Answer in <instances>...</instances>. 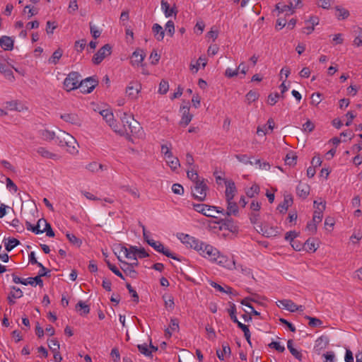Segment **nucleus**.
Wrapping results in <instances>:
<instances>
[{
	"label": "nucleus",
	"instance_id": "1",
	"mask_svg": "<svg viewBox=\"0 0 362 362\" xmlns=\"http://www.w3.org/2000/svg\"><path fill=\"white\" fill-rule=\"evenodd\" d=\"M120 119L122 124L118 123L119 128L124 127L125 133L119 134L120 136H126L130 139L132 136H140L142 134V127L140 124L134 119L133 115H129L127 112H122Z\"/></svg>",
	"mask_w": 362,
	"mask_h": 362
},
{
	"label": "nucleus",
	"instance_id": "2",
	"mask_svg": "<svg viewBox=\"0 0 362 362\" xmlns=\"http://www.w3.org/2000/svg\"><path fill=\"white\" fill-rule=\"evenodd\" d=\"M55 143L59 146L66 147V151L71 154H75L78 152L76 146L78 143L76 139L70 134L59 130L55 139Z\"/></svg>",
	"mask_w": 362,
	"mask_h": 362
},
{
	"label": "nucleus",
	"instance_id": "3",
	"mask_svg": "<svg viewBox=\"0 0 362 362\" xmlns=\"http://www.w3.org/2000/svg\"><path fill=\"white\" fill-rule=\"evenodd\" d=\"M100 114L103 117V119L106 122V123L115 133L124 134L126 132L124 127L119 128L118 123L115 119L114 115L110 110H103L100 112Z\"/></svg>",
	"mask_w": 362,
	"mask_h": 362
},
{
	"label": "nucleus",
	"instance_id": "4",
	"mask_svg": "<svg viewBox=\"0 0 362 362\" xmlns=\"http://www.w3.org/2000/svg\"><path fill=\"white\" fill-rule=\"evenodd\" d=\"M207 190L208 187L204 179L197 181V182L194 183L192 187V196L199 202H202L205 199Z\"/></svg>",
	"mask_w": 362,
	"mask_h": 362
},
{
	"label": "nucleus",
	"instance_id": "5",
	"mask_svg": "<svg viewBox=\"0 0 362 362\" xmlns=\"http://www.w3.org/2000/svg\"><path fill=\"white\" fill-rule=\"evenodd\" d=\"M81 76L78 72L72 71L68 74L64 81V86L67 91L78 88Z\"/></svg>",
	"mask_w": 362,
	"mask_h": 362
},
{
	"label": "nucleus",
	"instance_id": "6",
	"mask_svg": "<svg viewBox=\"0 0 362 362\" xmlns=\"http://www.w3.org/2000/svg\"><path fill=\"white\" fill-rule=\"evenodd\" d=\"M147 243L151 245L155 250L162 253L168 257H170L173 259L180 260V259L174 255L169 249L165 248L164 245L159 241H156L153 239L146 240Z\"/></svg>",
	"mask_w": 362,
	"mask_h": 362
},
{
	"label": "nucleus",
	"instance_id": "7",
	"mask_svg": "<svg viewBox=\"0 0 362 362\" xmlns=\"http://www.w3.org/2000/svg\"><path fill=\"white\" fill-rule=\"evenodd\" d=\"M98 84V81L94 77H88L80 81L78 88L81 89L82 93H90Z\"/></svg>",
	"mask_w": 362,
	"mask_h": 362
},
{
	"label": "nucleus",
	"instance_id": "8",
	"mask_svg": "<svg viewBox=\"0 0 362 362\" xmlns=\"http://www.w3.org/2000/svg\"><path fill=\"white\" fill-rule=\"evenodd\" d=\"M112 47L109 44L103 46L93 56L92 61L95 64H99L107 57L110 55Z\"/></svg>",
	"mask_w": 362,
	"mask_h": 362
},
{
	"label": "nucleus",
	"instance_id": "9",
	"mask_svg": "<svg viewBox=\"0 0 362 362\" xmlns=\"http://www.w3.org/2000/svg\"><path fill=\"white\" fill-rule=\"evenodd\" d=\"M193 209L203 215L207 217L216 218L214 215V211L216 209L215 206H210L204 204H193Z\"/></svg>",
	"mask_w": 362,
	"mask_h": 362
},
{
	"label": "nucleus",
	"instance_id": "10",
	"mask_svg": "<svg viewBox=\"0 0 362 362\" xmlns=\"http://www.w3.org/2000/svg\"><path fill=\"white\" fill-rule=\"evenodd\" d=\"M279 308L286 309L290 312L303 311L304 307L303 305H297L291 300L284 299L276 302Z\"/></svg>",
	"mask_w": 362,
	"mask_h": 362
},
{
	"label": "nucleus",
	"instance_id": "11",
	"mask_svg": "<svg viewBox=\"0 0 362 362\" xmlns=\"http://www.w3.org/2000/svg\"><path fill=\"white\" fill-rule=\"evenodd\" d=\"M60 118L63 119L64 122H68L72 125H74L77 127L81 126L83 120L81 117L76 113H64L61 115Z\"/></svg>",
	"mask_w": 362,
	"mask_h": 362
},
{
	"label": "nucleus",
	"instance_id": "12",
	"mask_svg": "<svg viewBox=\"0 0 362 362\" xmlns=\"http://www.w3.org/2000/svg\"><path fill=\"white\" fill-rule=\"evenodd\" d=\"M141 84L136 81H132L129 83L126 88V93L132 100H135L141 91Z\"/></svg>",
	"mask_w": 362,
	"mask_h": 362
},
{
	"label": "nucleus",
	"instance_id": "13",
	"mask_svg": "<svg viewBox=\"0 0 362 362\" xmlns=\"http://www.w3.org/2000/svg\"><path fill=\"white\" fill-rule=\"evenodd\" d=\"M214 262H216L218 265L230 270L237 268L235 262L233 259H230L227 257L220 255V253L217 255V259H215Z\"/></svg>",
	"mask_w": 362,
	"mask_h": 362
},
{
	"label": "nucleus",
	"instance_id": "14",
	"mask_svg": "<svg viewBox=\"0 0 362 362\" xmlns=\"http://www.w3.org/2000/svg\"><path fill=\"white\" fill-rule=\"evenodd\" d=\"M226 184V202H230V200H233L236 192H237V188L235 187V182L232 180H225Z\"/></svg>",
	"mask_w": 362,
	"mask_h": 362
},
{
	"label": "nucleus",
	"instance_id": "15",
	"mask_svg": "<svg viewBox=\"0 0 362 362\" xmlns=\"http://www.w3.org/2000/svg\"><path fill=\"white\" fill-rule=\"evenodd\" d=\"M134 251H136V246H130L129 248L124 246H119L118 247L119 255L122 254L126 258L133 260H136V258Z\"/></svg>",
	"mask_w": 362,
	"mask_h": 362
},
{
	"label": "nucleus",
	"instance_id": "16",
	"mask_svg": "<svg viewBox=\"0 0 362 362\" xmlns=\"http://www.w3.org/2000/svg\"><path fill=\"white\" fill-rule=\"evenodd\" d=\"M204 250V258L209 259L211 262L217 259V255H218L219 252L216 248L209 244L205 246Z\"/></svg>",
	"mask_w": 362,
	"mask_h": 362
},
{
	"label": "nucleus",
	"instance_id": "17",
	"mask_svg": "<svg viewBox=\"0 0 362 362\" xmlns=\"http://www.w3.org/2000/svg\"><path fill=\"white\" fill-rule=\"evenodd\" d=\"M310 189V187L309 185L300 182L296 187L297 195L303 199H306L309 195Z\"/></svg>",
	"mask_w": 362,
	"mask_h": 362
},
{
	"label": "nucleus",
	"instance_id": "18",
	"mask_svg": "<svg viewBox=\"0 0 362 362\" xmlns=\"http://www.w3.org/2000/svg\"><path fill=\"white\" fill-rule=\"evenodd\" d=\"M145 53L142 49H136L131 57V63L133 66H139L145 58Z\"/></svg>",
	"mask_w": 362,
	"mask_h": 362
},
{
	"label": "nucleus",
	"instance_id": "19",
	"mask_svg": "<svg viewBox=\"0 0 362 362\" xmlns=\"http://www.w3.org/2000/svg\"><path fill=\"white\" fill-rule=\"evenodd\" d=\"M182 116L181 120L180 122V124L183 127L187 126L192 119L193 115L189 113V107L188 106H184L182 107Z\"/></svg>",
	"mask_w": 362,
	"mask_h": 362
},
{
	"label": "nucleus",
	"instance_id": "20",
	"mask_svg": "<svg viewBox=\"0 0 362 362\" xmlns=\"http://www.w3.org/2000/svg\"><path fill=\"white\" fill-rule=\"evenodd\" d=\"M317 201H314V207L315 211H314L313 221L317 223L321 222L323 217V211L325 209V204H321V207L316 206Z\"/></svg>",
	"mask_w": 362,
	"mask_h": 362
},
{
	"label": "nucleus",
	"instance_id": "21",
	"mask_svg": "<svg viewBox=\"0 0 362 362\" xmlns=\"http://www.w3.org/2000/svg\"><path fill=\"white\" fill-rule=\"evenodd\" d=\"M227 202V209H226V215L228 216H238V213H239V209H238V206L236 202H235L233 200H230V202Z\"/></svg>",
	"mask_w": 362,
	"mask_h": 362
},
{
	"label": "nucleus",
	"instance_id": "22",
	"mask_svg": "<svg viewBox=\"0 0 362 362\" xmlns=\"http://www.w3.org/2000/svg\"><path fill=\"white\" fill-rule=\"evenodd\" d=\"M0 46L4 50H11L13 48V40L8 36H2L0 38Z\"/></svg>",
	"mask_w": 362,
	"mask_h": 362
},
{
	"label": "nucleus",
	"instance_id": "23",
	"mask_svg": "<svg viewBox=\"0 0 362 362\" xmlns=\"http://www.w3.org/2000/svg\"><path fill=\"white\" fill-rule=\"evenodd\" d=\"M0 72L4 75V76L9 81L14 80V76L12 70L8 67V66L0 59Z\"/></svg>",
	"mask_w": 362,
	"mask_h": 362
},
{
	"label": "nucleus",
	"instance_id": "24",
	"mask_svg": "<svg viewBox=\"0 0 362 362\" xmlns=\"http://www.w3.org/2000/svg\"><path fill=\"white\" fill-rule=\"evenodd\" d=\"M37 152L38 154L45 158L52 160H58L59 158V156L57 154L50 152L49 150L44 147H39L37 149Z\"/></svg>",
	"mask_w": 362,
	"mask_h": 362
},
{
	"label": "nucleus",
	"instance_id": "25",
	"mask_svg": "<svg viewBox=\"0 0 362 362\" xmlns=\"http://www.w3.org/2000/svg\"><path fill=\"white\" fill-rule=\"evenodd\" d=\"M12 291L8 296V301L10 305H13L16 302L14 299L20 298L23 296V291L19 288L13 286Z\"/></svg>",
	"mask_w": 362,
	"mask_h": 362
},
{
	"label": "nucleus",
	"instance_id": "26",
	"mask_svg": "<svg viewBox=\"0 0 362 362\" xmlns=\"http://www.w3.org/2000/svg\"><path fill=\"white\" fill-rule=\"evenodd\" d=\"M293 203V199L291 195H286L284 197V202L279 204L278 209L279 210L280 213H285L289 206H291Z\"/></svg>",
	"mask_w": 362,
	"mask_h": 362
},
{
	"label": "nucleus",
	"instance_id": "27",
	"mask_svg": "<svg viewBox=\"0 0 362 362\" xmlns=\"http://www.w3.org/2000/svg\"><path fill=\"white\" fill-rule=\"evenodd\" d=\"M152 31L154 34L156 39L158 41H161L163 40L165 35V31L162 26H160L158 23L153 24L152 27Z\"/></svg>",
	"mask_w": 362,
	"mask_h": 362
},
{
	"label": "nucleus",
	"instance_id": "28",
	"mask_svg": "<svg viewBox=\"0 0 362 362\" xmlns=\"http://www.w3.org/2000/svg\"><path fill=\"white\" fill-rule=\"evenodd\" d=\"M165 160L168 166L173 171H175L180 166L179 159L177 157L173 156V154L166 158Z\"/></svg>",
	"mask_w": 362,
	"mask_h": 362
},
{
	"label": "nucleus",
	"instance_id": "29",
	"mask_svg": "<svg viewBox=\"0 0 362 362\" xmlns=\"http://www.w3.org/2000/svg\"><path fill=\"white\" fill-rule=\"evenodd\" d=\"M179 330V321L176 318H172L170 320L169 328L165 330V334L170 337L173 332Z\"/></svg>",
	"mask_w": 362,
	"mask_h": 362
},
{
	"label": "nucleus",
	"instance_id": "30",
	"mask_svg": "<svg viewBox=\"0 0 362 362\" xmlns=\"http://www.w3.org/2000/svg\"><path fill=\"white\" fill-rule=\"evenodd\" d=\"M222 351H216V355L220 360H223L225 355L230 356L231 353L230 348L228 343H223L222 344Z\"/></svg>",
	"mask_w": 362,
	"mask_h": 362
},
{
	"label": "nucleus",
	"instance_id": "31",
	"mask_svg": "<svg viewBox=\"0 0 362 362\" xmlns=\"http://www.w3.org/2000/svg\"><path fill=\"white\" fill-rule=\"evenodd\" d=\"M293 2H288V4L286 5L281 3H279L276 5V10L279 11V13H283L285 11H289V14H293L294 13V10L292 8Z\"/></svg>",
	"mask_w": 362,
	"mask_h": 362
},
{
	"label": "nucleus",
	"instance_id": "32",
	"mask_svg": "<svg viewBox=\"0 0 362 362\" xmlns=\"http://www.w3.org/2000/svg\"><path fill=\"white\" fill-rule=\"evenodd\" d=\"M335 9L337 11L336 16L339 20L346 19L350 15L349 11L347 9L339 6H336Z\"/></svg>",
	"mask_w": 362,
	"mask_h": 362
},
{
	"label": "nucleus",
	"instance_id": "33",
	"mask_svg": "<svg viewBox=\"0 0 362 362\" xmlns=\"http://www.w3.org/2000/svg\"><path fill=\"white\" fill-rule=\"evenodd\" d=\"M161 8L167 18L173 16V13H176L175 8H170L169 4L165 0L161 1Z\"/></svg>",
	"mask_w": 362,
	"mask_h": 362
},
{
	"label": "nucleus",
	"instance_id": "34",
	"mask_svg": "<svg viewBox=\"0 0 362 362\" xmlns=\"http://www.w3.org/2000/svg\"><path fill=\"white\" fill-rule=\"evenodd\" d=\"M210 285L214 288L215 289H216L217 291H220V292H222V293H232V291H233V288L228 286H226L225 287H223L222 286H221L220 284L214 282V281H211L210 283Z\"/></svg>",
	"mask_w": 362,
	"mask_h": 362
},
{
	"label": "nucleus",
	"instance_id": "35",
	"mask_svg": "<svg viewBox=\"0 0 362 362\" xmlns=\"http://www.w3.org/2000/svg\"><path fill=\"white\" fill-rule=\"evenodd\" d=\"M40 134H41L42 138L44 140L47 141H49L52 140L55 141V139H56L57 134H55V132L47 130V129L42 130Z\"/></svg>",
	"mask_w": 362,
	"mask_h": 362
},
{
	"label": "nucleus",
	"instance_id": "36",
	"mask_svg": "<svg viewBox=\"0 0 362 362\" xmlns=\"http://www.w3.org/2000/svg\"><path fill=\"white\" fill-rule=\"evenodd\" d=\"M260 189L258 185L253 184L252 187L246 190V195L250 198H253L259 194Z\"/></svg>",
	"mask_w": 362,
	"mask_h": 362
},
{
	"label": "nucleus",
	"instance_id": "37",
	"mask_svg": "<svg viewBox=\"0 0 362 362\" xmlns=\"http://www.w3.org/2000/svg\"><path fill=\"white\" fill-rule=\"evenodd\" d=\"M177 238L187 247L189 246V243H191L192 240L194 238L193 236H191L188 234H185L183 233H178L177 234Z\"/></svg>",
	"mask_w": 362,
	"mask_h": 362
},
{
	"label": "nucleus",
	"instance_id": "38",
	"mask_svg": "<svg viewBox=\"0 0 362 362\" xmlns=\"http://www.w3.org/2000/svg\"><path fill=\"white\" fill-rule=\"evenodd\" d=\"M49 272V270H47L45 267L43 270L42 268H40V270L39 271L38 275L34 277L33 279L35 281V284H38L39 286H42L43 285V281L42 280V276H45L47 275V274Z\"/></svg>",
	"mask_w": 362,
	"mask_h": 362
},
{
	"label": "nucleus",
	"instance_id": "39",
	"mask_svg": "<svg viewBox=\"0 0 362 362\" xmlns=\"http://www.w3.org/2000/svg\"><path fill=\"white\" fill-rule=\"evenodd\" d=\"M63 54V51L59 48L56 51L54 52L52 56L49 59V62L50 64H57L62 57Z\"/></svg>",
	"mask_w": 362,
	"mask_h": 362
},
{
	"label": "nucleus",
	"instance_id": "40",
	"mask_svg": "<svg viewBox=\"0 0 362 362\" xmlns=\"http://www.w3.org/2000/svg\"><path fill=\"white\" fill-rule=\"evenodd\" d=\"M297 156L293 152L287 153L285 158V163L290 166H293L296 164Z\"/></svg>",
	"mask_w": 362,
	"mask_h": 362
},
{
	"label": "nucleus",
	"instance_id": "41",
	"mask_svg": "<svg viewBox=\"0 0 362 362\" xmlns=\"http://www.w3.org/2000/svg\"><path fill=\"white\" fill-rule=\"evenodd\" d=\"M20 244V241L14 238H9L7 243H5V248L8 252L11 251L14 247Z\"/></svg>",
	"mask_w": 362,
	"mask_h": 362
},
{
	"label": "nucleus",
	"instance_id": "42",
	"mask_svg": "<svg viewBox=\"0 0 362 362\" xmlns=\"http://www.w3.org/2000/svg\"><path fill=\"white\" fill-rule=\"evenodd\" d=\"M204 245V242L199 240V239H197L194 237V238L192 240L191 243H189V247H191L196 251L201 250V248Z\"/></svg>",
	"mask_w": 362,
	"mask_h": 362
},
{
	"label": "nucleus",
	"instance_id": "43",
	"mask_svg": "<svg viewBox=\"0 0 362 362\" xmlns=\"http://www.w3.org/2000/svg\"><path fill=\"white\" fill-rule=\"evenodd\" d=\"M259 93L256 91L250 90L246 94V100H247L248 103H251L252 102L256 101L259 98Z\"/></svg>",
	"mask_w": 362,
	"mask_h": 362
},
{
	"label": "nucleus",
	"instance_id": "44",
	"mask_svg": "<svg viewBox=\"0 0 362 362\" xmlns=\"http://www.w3.org/2000/svg\"><path fill=\"white\" fill-rule=\"evenodd\" d=\"M48 346L52 352H56V351H59L60 345H59V341L57 339H52L48 340Z\"/></svg>",
	"mask_w": 362,
	"mask_h": 362
},
{
	"label": "nucleus",
	"instance_id": "45",
	"mask_svg": "<svg viewBox=\"0 0 362 362\" xmlns=\"http://www.w3.org/2000/svg\"><path fill=\"white\" fill-rule=\"evenodd\" d=\"M80 308V310H81L82 312L81 313V315H86V314H88L90 312V308L88 305H86L84 302L80 300L76 305V310H78V308Z\"/></svg>",
	"mask_w": 362,
	"mask_h": 362
},
{
	"label": "nucleus",
	"instance_id": "46",
	"mask_svg": "<svg viewBox=\"0 0 362 362\" xmlns=\"http://www.w3.org/2000/svg\"><path fill=\"white\" fill-rule=\"evenodd\" d=\"M235 158H237V160L238 161H240V163H244L245 165H247V164H250L251 165H253V162L250 160V158H249L245 154L235 155Z\"/></svg>",
	"mask_w": 362,
	"mask_h": 362
},
{
	"label": "nucleus",
	"instance_id": "47",
	"mask_svg": "<svg viewBox=\"0 0 362 362\" xmlns=\"http://www.w3.org/2000/svg\"><path fill=\"white\" fill-rule=\"evenodd\" d=\"M187 177L193 182V183L197 182V181L201 180L197 171L194 170L193 169L188 170L187 171Z\"/></svg>",
	"mask_w": 362,
	"mask_h": 362
},
{
	"label": "nucleus",
	"instance_id": "48",
	"mask_svg": "<svg viewBox=\"0 0 362 362\" xmlns=\"http://www.w3.org/2000/svg\"><path fill=\"white\" fill-rule=\"evenodd\" d=\"M137 348L139 351L146 356H151V351H149L147 344H139L137 345Z\"/></svg>",
	"mask_w": 362,
	"mask_h": 362
},
{
	"label": "nucleus",
	"instance_id": "49",
	"mask_svg": "<svg viewBox=\"0 0 362 362\" xmlns=\"http://www.w3.org/2000/svg\"><path fill=\"white\" fill-rule=\"evenodd\" d=\"M169 89V84L168 82L165 80H161L160 84H159V88L158 92L160 94H165Z\"/></svg>",
	"mask_w": 362,
	"mask_h": 362
},
{
	"label": "nucleus",
	"instance_id": "50",
	"mask_svg": "<svg viewBox=\"0 0 362 362\" xmlns=\"http://www.w3.org/2000/svg\"><path fill=\"white\" fill-rule=\"evenodd\" d=\"M66 238L74 245L79 247L81 245V240L74 234L66 233Z\"/></svg>",
	"mask_w": 362,
	"mask_h": 362
},
{
	"label": "nucleus",
	"instance_id": "51",
	"mask_svg": "<svg viewBox=\"0 0 362 362\" xmlns=\"http://www.w3.org/2000/svg\"><path fill=\"white\" fill-rule=\"evenodd\" d=\"M167 34L172 37L175 33V25L173 21H168L165 24Z\"/></svg>",
	"mask_w": 362,
	"mask_h": 362
},
{
	"label": "nucleus",
	"instance_id": "52",
	"mask_svg": "<svg viewBox=\"0 0 362 362\" xmlns=\"http://www.w3.org/2000/svg\"><path fill=\"white\" fill-rule=\"evenodd\" d=\"M86 45V40L84 39L76 41L74 48L78 52H81Z\"/></svg>",
	"mask_w": 362,
	"mask_h": 362
},
{
	"label": "nucleus",
	"instance_id": "53",
	"mask_svg": "<svg viewBox=\"0 0 362 362\" xmlns=\"http://www.w3.org/2000/svg\"><path fill=\"white\" fill-rule=\"evenodd\" d=\"M121 268L124 271V272L129 274L131 277L136 278L137 272L134 270L133 267L123 265L122 267H121Z\"/></svg>",
	"mask_w": 362,
	"mask_h": 362
},
{
	"label": "nucleus",
	"instance_id": "54",
	"mask_svg": "<svg viewBox=\"0 0 362 362\" xmlns=\"http://www.w3.org/2000/svg\"><path fill=\"white\" fill-rule=\"evenodd\" d=\"M228 313L230 315V319L233 322H238V320L236 316V308L234 304H232L230 308L228 309Z\"/></svg>",
	"mask_w": 362,
	"mask_h": 362
},
{
	"label": "nucleus",
	"instance_id": "55",
	"mask_svg": "<svg viewBox=\"0 0 362 362\" xmlns=\"http://www.w3.org/2000/svg\"><path fill=\"white\" fill-rule=\"evenodd\" d=\"M39 223H37V225L35 226H33L30 222L28 221H26L25 224H26V228L28 230H32L33 233H35V234H40V233H42V231H41L40 229H39Z\"/></svg>",
	"mask_w": 362,
	"mask_h": 362
},
{
	"label": "nucleus",
	"instance_id": "56",
	"mask_svg": "<svg viewBox=\"0 0 362 362\" xmlns=\"http://www.w3.org/2000/svg\"><path fill=\"white\" fill-rule=\"evenodd\" d=\"M29 262L32 264H36L37 265V267H39L40 268H42L43 270L45 269V267L42 265V263L37 262V259L35 258V254L34 252H31L30 254H29Z\"/></svg>",
	"mask_w": 362,
	"mask_h": 362
},
{
	"label": "nucleus",
	"instance_id": "57",
	"mask_svg": "<svg viewBox=\"0 0 362 362\" xmlns=\"http://www.w3.org/2000/svg\"><path fill=\"white\" fill-rule=\"evenodd\" d=\"M305 250L308 251L315 252L317 250L313 240L308 239L306 240L304 245Z\"/></svg>",
	"mask_w": 362,
	"mask_h": 362
},
{
	"label": "nucleus",
	"instance_id": "58",
	"mask_svg": "<svg viewBox=\"0 0 362 362\" xmlns=\"http://www.w3.org/2000/svg\"><path fill=\"white\" fill-rule=\"evenodd\" d=\"M135 252V255L137 257L139 258H145V257H148V254L146 252V251L144 250V248H138L136 246V251Z\"/></svg>",
	"mask_w": 362,
	"mask_h": 362
},
{
	"label": "nucleus",
	"instance_id": "59",
	"mask_svg": "<svg viewBox=\"0 0 362 362\" xmlns=\"http://www.w3.org/2000/svg\"><path fill=\"white\" fill-rule=\"evenodd\" d=\"M172 191L175 194L182 195L184 193V188L180 184H173L172 186Z\"/></svg>",
	"mask_w": 362,
	"mask_h": 362
},
{
	"label": "nucleus",
	"instance_id": "60",
	"mask_svg": "<svg viewBox=\"0 0 362 362\" xmlns=\"http://www.w3.org/2000/svg\"><path fill=\"white\" fill-rule=\"evenodd\" d=\"M90 33L94 39L100 37L101 32L97 28L96 26L90 23Z\"/></svg>",
	"mask_w": 362,
	"mask_h": 362
},
{
	"label": "nucleus",
	"instance_id": "61",
	"mask_svg": "<svg viewBox=\"0 0 362 362\" xmlns=\"http://www.w3.org/2000/svg\"><path fill=\"white\" fill-rule=\"evenodd\" d=\"M325 358L324 362H334L335 361V354L333 351H328L323 354L322 356Z\"/></svg>",
	"mask_w": 362,
	"mask_h": 362
},
{
	"label": "nucleus",
	"instance_id": "62",
	"mask_svg": "<svg viewBox=\"0 0 362 362\" xmlns=\"http://www.w3.org/2000/svg\"><path fill=\"white\" fill-rule=\"evenodd\" d=\"M306 318L310 320L309 325L310 327H315L320 326L322 324V321L320 319L312 317L310 316H306Z\"/></svg>",
	"mask_w": 362,
	"mask_h": 362
},
{
	"label": "nucleus",
	"instance_id": "63",
	"mask_svg": "<svg viewBox=\"0 0 362 362\" xmlns=\"http://www.w3.org/2000/svg\"><path fill=\"white\" fill-rule=\"evenodd\" d=\"M279 98V94L278 93H271L269 96H268V103L270 105H274L276 103L278 99Z\"/></svg>",
	"mask_w": 362,
	"mask_h": 362
},
{
	"label": "nucleus",
	"instance_id": "64",
	"mask_svg": "<svg viewBox=\"0 0 362 362\" xmlns=\"http://www.w3.org/2000/svg\"><path fill=\"white\" fill-rule=\"evenodd\" d=\"M269 346L270 348H274L279 352H284L285 351V347L284 346H281L279 342L277 341H272L269 344Z\"/></svg>",
	"mask_w": 362,
	"mask_h": 362
}]
</instances>
